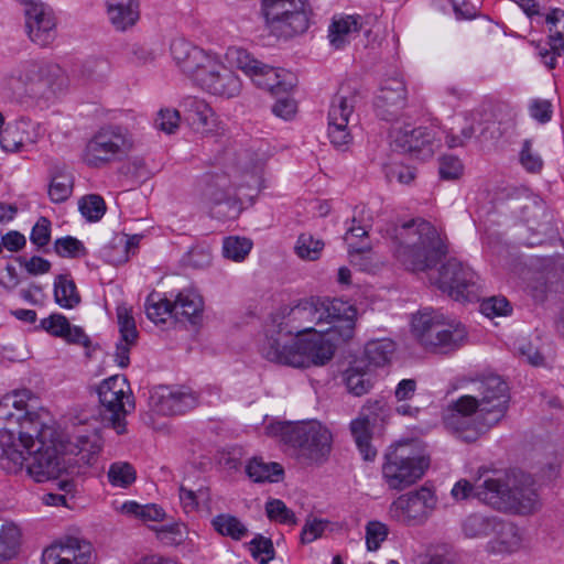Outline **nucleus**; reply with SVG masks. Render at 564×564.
Masks as SVG:
<instances>
[{"instance_id": "nucleus-1", "label": "nucleus", "mask_w": 564, "mask_h": 564, "mask_svg": "<svg viewBox=\"0 0 564 564\" xmlns=\"http://www.w3.org/2000/svg\"><path fill=\"white\" fill-rule=\"evenodd\" d=\"M20 442L29 454L26 474L36 482L58 477L64 469L59 451L77 456L78 464L91 465L101 449L100 438L93 431L75 434L65 445L58 441L56 430L42 422L37 414L26 413L20 422Z\"/></svg>"}, {"instance_id": "nucleus-2", "label": "nucleus", "mask_w": 564, "mask_h": 564, "mask_svg": "<svg viewBox=\"0 0 564 564\" xmlns=\"http://www.w3.org/2000/svg\"><path fill=\"white\" fill-rule=\"evenodd\" d=\"M357 308L339 299L311 296L299 301L281 319L267 329L265 337L295 338L317 332L315 326L328 324L338 332V337L349 340L355 334Z\"/></svg>"}, {"instance_id": "nucleus-3", "label": "nucleus", "mask_w": 564, "mask_h": 564, "mask_svg": "<svg viewBox=\"0 0 564 564\" xmlns=\"http://www.w3.org/2000/svg\"><path fill=\"white\" fill-rule=\"evenodd\" d=\"M387 231L393 242L394 257L408 270L427 271L447 252L437 229L422 218L394 225Z\"/></svg>"}, {"instance_id": "nucleus-4", "label": "nucleus", "mask_w": 564, "mask_h": 564, "mask_svg": "<svg viewBox=\"0 0 564 564\" xmlns=\"http://www.w3.org/2000/svg\"><path fill=\"white\" fill-rule=\"evenodd\" d=\"M307 337L284 338L268 335L262 344V356L272 362L293 368L324 366L334 357L336 345L345 343L334 332V326L326 330L307 334Z\"/></svg>"}, {"instance_id": "nucleus-5", "label": "nucleus", "mask_w": 564, "mask_h": 564, "mask_svg": "<svg viewBox=\"0 0 564 564\" xmlns=\"http://www.w3.org/2000/svg\"><path fill=\"white\" fill-rule=\"evenodd\" d=\"M264 431L268 436L279 438L293 448L296 458L305 465H322L330 455L333 435L316 420L271 422Z\"/></svg>"}, {"instance_id": "nucleus-6", "label": "nucleus", "mask_w": 564, "mask_h": 564, "mask_svg": "<svg viewBox=\"0 0 564 564\" xmlns=\"http://www.w3.org/2000/svg\"><path fill=\"white\" fill-rule=\"evenodd\" d=\"M7 85L34 100H51L66 88V76L54 63L26 59L6 75Z\"/></svg>"}, {"instance_id": "nucleus-7", "label": "nucleus", "mask_w": 564, "mask_h": 564, "mask_svg": "<svg viewBox=\"0 0 564 564\" xmlns=\"http://www.w3.org/2000/svg\"><path fill=\"white\" fill-rule=\"evenodd\" d=\"M476 498L498 511L530 512L536 502L534 490L520 484L517 477L494 471L476 484Z\"/></svg>"}, {"instance_id": "nucleus-8", "label": "nucleus", "mask_w": 564, "mask_h": 564, "mask_svg": "<svg viewBox=\"0 0 564 564\" xmlns=\"http://www.w3.org/2000/svg\"><path fill=\"white\" fill-rule=\"evenodd\" d=\"M430 456L419 442H402L384 455L382 477L392 490H403L423 477Z\"/></svg>"}, {"instance_id": "nucleus-9", "label": "nucleus", "mask_w": 564, "mask_h": 564, "mask_svg": "<svg viewBox=\"0 0 564 564\" xmlns=\"http://www.w3.org/2000/svg\"><path fill=\"white\" fill-rule=\"evenodd\" d=\"M412 333L426 350L435 354L455 351L467 338L464 325L447 322L435 311H423L413 316Z\"/></svg>"}, {"instance_id": "nucleus-10", "label": "nucleus", "mask_w": 564, "mask_h": 564, "mask_svg": "<svg viewBox=\"0 0 564 564\" xmlns=\"http://www.w3.org/2000/svg\"><path fill=\"white\" fill-rule=\"evenodd\" d=\"M134 148L133 134L124 127L108 124L97 130L84 150V161L90 167H102L124 160Z\"/></svg>"}, {"instance_id": "nucleus-11", "label": "nucleus", "mask_w": 564, "mask_h": 564, "mask_svg": "<svg viewBox=\"0 0 564 564\" xmlns=\"http://www.w3.org/2000/svg\"><path fill=\"white\" fill-rule=\"evenodd\" d=\"M262 12L270 32L285 40L305 33L311 24L307 0H262Z\"/></svg>"}, {"instance_id": "nucleus-12", "label": "nucleus", "mask_w": 564, "mask_h": 564, "mask_svg": "<svg viewBox=\"0 0 564 564\" xmlns=\"http://www.w3.org/2000/svg\"><path fill=\"white\" fill-rule=\"evenodd\" d=\"M478 405L476 397L471 394L451 401L442 413L446 430L464 442H476L495 426L487 415H481Z\"/></svg>"}, {"instance_id": "nucleus-13", "label": "nucleus", "mask_w": 564, "mask_h": 564, "mask_svg": "<svg viewBox=\"0 0 564 564\" xmlns=\"http://www.w3.org/2000/svg\"><path fill=\"white\" fill-rule=\"evenodd\" d=\"M100 414L117 434L126 433V415L134 409L130 387L124 376L115 375L105 379L97 388Z\"/></svg>"}, {"instance_id": "nucleus-14", "label": "nucleus", "mask_w": 564, "mask_h": 564, "mask_svg": "<svg viewBox=\"0 0 564 564\" xmlns=\"http://www.w3.org/2000/svg\"><path fill=\"white\" fill-rule=\"evenodd\" d=\"M228 55L236 66L251 78L256 86L279 96L289 93L295 82L292 73L269 66L254 58L247 50L232 47Z\"/></svg>"}, {"instance_id": "nucleus-15", "label": "nucleus", "mask_w": 564, "mask_h": 564, "mask_svg": "<svg viewBox=\"0 0 564 564\" xmlns=\"http://www.w3.org/2000/svg\"><path fill=\"white\" fill-rule=\"evenodd\" d=\"M473 383L481 415H487L489 421L497 425L509 409L510 393L507 381L499 375L485 373L473 380Z\"/></svg>"}, {"instance_id": "nucleus-16", "label": "nucleus", "mask_w": 564, "mask_h": 564, "mask_svg": "<svg viewBox=\"0 0 564 564\" xmlns=\"http://www.w3.org/2000/svg\"><path fill=\"white\" fill-rule=\"evenodd\" d=\"M437 288L459 302L477 299V274L455 258L448 259L438 270Z\"/></svg>"}, {"instance_id": "nucleus-17", "label": "nucleus", "mask_w": 564, "mask_h": 564, "mask_svg": "<svg viewBox=\"0 0 564 564\" xmlns=\"http://www.w3.org/2000/svg\"><path fill=\"white\" fill-rule=\"evenodd\" d=\"M358 99L356 88L341 86L332 99L328 110V138L336 148L350 143L349 121Z\"/></svg>"}, {"instance_id": "nucleus-18", "label": "nucleus", "mask_w": 564, "mask_h": 564, "mask_svg": "<svg viewBox=\"0 0 564 564\" xmlns=\"http://www.w3.org/2000/svg\"><path fill=\"white\" fill-rule=\"evenodd\" d=\"M437 499L427 487L398 497L389 508L392 519L406 525H420L424 523L434 508Z\"/></svg>"}, {"instance_id": "nucleus-19", "label": "nucleus", "mask_w": 564, "mask_h": 564, "mask_svg": "<svg viewBox=\"0 0 564 564\" xmlns=\"http://www.w3.org/2000/svg\"><path fill=\"white\" fill-rule=\"evenodd\" d=\"M392 144L399 151L425 161L441 147V139L436 138L435 131L431 128L412 127L408 123L394 130Z\"/></svg>"}, {"instance_id": "nucleus-20", "label": "nucleus", "mask_w": 564, "mask_h": 564, "mask_svg": "<svg viewBox=\"0 0 564 564\" xmlns=\"http://www.w3.org/2000/svg\"><path fill=\"white\" fill-rule=\"evenodd\" d=\"M195 84L210 95L227 99L238 96L241 91L240 78L215 55L210 63L198 73Z\"/></svg>"}, {"instance_id": "nucleus-21", "label": "nucleus", "mask_w": 564, "mask_h": 564, "mask_svg": "<svg viewBox=\"0 0 564 564\" xmlns=\"http://www.w3.org/2000/svg\"><path fill=\"white\" fill-rule=\"evenodd\" d=\"M150 406L162 415L183 414L198 404V394L186 387L160 386L150 394Z\"/></svg>"}, {"instance_id": "nucleus-22", "label": "nucleus", "mask_w": 564, "mask_h": 564, "mask_svg": "<svg viewBox=\"0 0 564 564\" xmlns=\"http://www.w3.org/2000/svg\"><path fill=\"white\" fill-rule=\"evenodd\" d=\"M406 105V88L402 78L390 77L383 80L375 100L377 116L386 121L397 119Z\"/></svg>"}, {"instance_id": "nucleus-23", "label": "nucleus", "mask_w": 564, "mask_h": 564, "mask_svg": "<svg viewBox=\"0 0 564 564\" xmlns=\"http://www.w3.org/2000/svg\"><path fill=\"white\" fill-rule=\"evenodd\" d=\"M43 564H93V545L77 538L46 547L42 555Z\"/></svg>"}, {"instance_id": "nucleus-24", "label": "nucleus", "mask_w": 564, "mask_h": 564, "mask_svg": "<svg viewBox=\"0 0 564 564\" xmlns=\"http://www.w3.org/2000/svg\"><path fill=\"white\" fill-rule=\"evenodd\" d=\"M170 50L176 66L194 82L214 57L184 39L173 40Z\"/></svg>"}, {"instance_id": "nucleus-25", "label": "nucleus", "mask_w": 564, "mask_h": 564, "mask_svg": "<svg viewBox=\"0 0 564 564\" xmlns=\"http://www.w3.org/2000/svg\"><path fill=\"white\" fill-rule=\"evenodd\" d=\"M549 28V47H540L539 55L549 68L556 66V58L564 53V10L555 8L545 15Z\"/></svg>"}, {"instance_id": "nucleus-26", "label": "nucleus", "mask_w": 564, "mask_h": 564, "mask_svg": "<svg viewBox=\"0 0 564 564\" xmlns=\"http://www.w3.org/2000/svg\"><path fill=\"white\" fill-rule=\"evenodd\" d=\"M37 138L36 126L29 119L21 118L0 131V145L6 152H18L25 145L34 144Z\"/></svg>"}, {"instance_id": "nucleus-27", "label": "nucleus", "mask_w": 564, "mask_h": 564, "mask_svg": "<svg viewBox=\"0 0 564 564\" xmlns=\"http://www.w3.org/2000/svg\"><path fill=\"white\" fill-rule=\"evenodd\" d=\"M494 527L486 546L489 553H513L521 547L522 534L513 522L497 517Z\"/></svg>"}, {"instance_id": "nucleus-28", "label": "nucleus", "mask_w": 564, "mask_h": 564, "mask_svg": "<svg viewBox=\"0 0 564 564\" xmlns=\"http://www.w3.org/2000/svg\"><path fill=\"white\" fill-rule=\"evenodd\" d=\"M357 213L358 212L356 209L351 219V225L347 228L344 239L348 246L350 262L354 265H358L360 270L366 271L369 269L368 264L371 247L368 243H355L352 240L355 238H366L368 236L369 225L364 223L362 219H357Z\"/></svg>"}, {"instance_id": "nucleus-29", "label": "nucleus", "mask_w": 564, "mask_h": 564, "mask_svg": "<svg viewBox=\"0 0 564 564\" xmlns=\"http://www.w3.org/2000/svg\"><path fill=\"white\" fill-rule=\"evenodd\" d=\"M183 119L195 131L205 130L214 112L210 106L198 97L187 96L180 102Z\"/></svg>"}, {"instance_id": "nucleus-30", "label": "nucleus", "mask_w": 564, "mask_h": 564, "mask_svg": "<svg viewBox=\"0 0 564 564\" xmlns=\"http://www.w3.org/2000/svg\"><path fill=\"white\" fill-rule=\"evenodd\" d=\"M107 14L118 31L133 26L140 18L138 0H106Z\"/></svg>"}, {"instance_id": "nucleus-31", "label": "nucleus", "mask_w": 564, "mask_h": 564, "mask_svg": "<svg viewBox=\"0 0 564 564\" xmlns=\"http://www.w3.org/2000/svg\"><path fill=\"white\" fill-rule=\"evenodd\" d=\"M364 28L361 15H341L334 18L328 28L332 46L343 48Z\"/></svg>"}, {"instance_id": "nucleus-32", "label": "nucleus", "mask_w": 564, "mask_h": 564, "mask_svg": "<svg viewBox=\"0 0 564 564\" xmlns=\"http://www.w3.org/2000/svg\"><path fill=\"white\" fill-rule=\"evenodd\" d=\"M203 299L196 291L183 290L172 303L173 316L177 321H188L194 324L203 312Z\"/></svg>"}, {"instance_id": "nucleus-33", "label": "nucleus", "mask_w": 564, "mask_h": 564, "mask_svg": "<svg viewBox=\"0 0 564 564\" xmlns=\"http://www.w3.org/2000/svg\"><path fill=\"white\" fill-rule=\"evenodd\" d=\"M142 235L116 236L101 249L102 259L113 265L124 263L129 259V252L138 248Z\"/></svg>"}, {"instance_id": "nucleus-34", "label": "nucleus", "mask_w": 564, "mask_h": 564, "mask_svg": "<svg viewBox=\"0 0 564 564\" xmlns=\"http://www.w3.org/2000/svg\"><path fill=\"white\" fill-rule=\"evenodd\" d=\"M231 192L230 181L225 174L207 175L203 181L202 198L208 208L221 200V194Z\"/></svg>"}, {"instance_id": "nucleus-35", "label": "nucleus", "mask_w": 564, "mask_h": 564, "mask_svg": "<svg viewBox=\"0 0 564 564\" xmlns=\"http://www.w3.org/2000/svg\"><path fill=\"white\" fill-rule=\"evenodd\" d=\"M344 381L347 390L356 397L368 393L373 386V377L371 372L356 364L350 366L344 372Z\"/></svg>"}, {"instance_id": "nucleus-36", "label": "nucleus", "mask_w": 564, "mask_h": 564, "mask_svg": "<svg viewBox=\"0 0 564 564\" xmlns=\"http://www.w3.org/2000/svg\"><path fill=\"white\" fill-rule=\"evenodd\" d=\"M246 473L254 482H275L283 476V468L278 463H264L252 458L246 466Z\"/></svg>"}, {"instance_id": "nucleus-37", "label": "nucleus", "mask_w": 564, "mask_h": 564, "mask_svg": "<svg viewBox=\"0 0 564 564\" xmlns=\"http://www.w3.org/2000/svg\"><path fill=\"white\" fill-rule=\"evenodd\" d=\"M55 302L63 308H74L80 302L75 282L68 275L59 274L54 282Z\"/></svg>"}, {"instance_id": "nucleus-38", "label": "nucleus", "mask_w": 564, "mask_h": 564, "mask_svg": "<svg viewBox=\"0 0 564 564\" xmlns=\"http://www.w3.org/2000/svg\"><path fill=\"white\" fill-rule=\"evenodd\" d=\"M395 350V344L389 338L370 340L365 346V357L369 365L382 367L387 365Z\"/></svg>"}, {"instance_id": "nucleus-39", "label": "nucleus", "mask_w": 564, "mask_h": 564, "mask_svg": "<svg viewBox=\"0 0 564 564\" xmlns=\"http://www.w3.org/2000/svg\"><path fill=\"white\" fill-rule=\"evenodd\" d=\"M74 187V176L67 170L57 171L52 175L48 185V197L52 203L59 204L66 202Z\"/></svg>"}, {"instance_id": "nucleus-40", "label": "nucleus", "mask_w": 564, "mask_h": 564, "mask_svg": "<svg viewBox=\"0 0 564 564\" xmlns=\"http://www.w3.org/2000/svg\"><path fill=\"white\" fill-rule=\"evenodd\" d=\"M495 516H484L481 513L469 514L462 524L463 533L469 539H481L489 536L496 523Z\"/></svg>"}, {"instance_id": "nucleus-41", "label": "nucleus", "mask_w": 564, "mask_h": 564, "mask_svg": "<svg viewBox=\"0 0 564 564\" xmlns=\"http://www.w3.org/2000/svg\"><path fill=\"white\" fill-rule=\"evenodd\" d=\"M29 39L41 47L50 46L57 36V19L56 15L42 19V22L26 28Z\"/></svg>"}, {"instance_id": "nucleus-42", "label": "nucleus", "mask_w": 564, "mask_h": 564, "mask_svg": "<svg viewBox=\"0 0 564 564\" xmlns=\"http://www.w3.org/2000/svg\"><path fill=\"white\" fill-rule=\"evenodd\" d=\"M212 524L219 534L236 541H240L248 534L247 527L237 517L228 513L216 516Z\"/></svg>"}, {"instance_id": "nucleus-43", "label": "nucleus", "mask_w": 564, "mask_h": 564, "mask_svg": "<svg viewBox=\"0 0 564 564\" xmlns=\"http://www.w3.org/2000/svg\"><path fill=\"white\" fill-rule=\"evenodd\" d=\"M221 200L209 207L210 215L219 220L227 221L238 218L242 210L241 200L235 195L221 194Z\"/></svg>"}, {"instance_id": "nucleus-44", "label": "nucleus", "mask_w": 564, "mask_h": 564, "mask_svg": "<svg viewBox=\"0 0 564 564\" xmlns=\"http://www.w3.org/2000/svg\"><path fill=\"white\" fill-rule=\"evenodd\" d=\"M350 431L364 459L373 460L377 451L370 445L369 421L367 419L354 420Z\"/></svg>"}, {"instance_id": "nucleus-45", "label": "nucleus", "mask_w": 564, "mask_h": 564, "mask_svg": "<svg viewBox=\"0 0 564 564\" xmlns=\"http://www.w3.org/2000/svg\"><path fill=\"white\" fill-rule=\"evenodd\" d=\"M24 7L25 29L42 22V19L54 17V10L41 0H17Z\"/></svg>"}, {"instance_id": "nucleus-46", "label": "nucleus", "mask_w": 564, "mask_h": 564, "mask_svg": "<svg viewBox=\"0 0 564 564\" xmlns=\"http://www.w3.org/2000/svg\"><path fill=\"white\" fill-rule=\"evenodd\" d=\"M145 313L154 324L165 323L167 316H173L172 303L158 294H150L145 301Z\"/></svg>"}, {"instance_id": "nucleus-47", "label": "nucleus", "mask_w": 564, "mask_h": 564, "mask_svg": "<svg viewBox=\"0 0 564 564\" xmlns=\"http://www.w3.org/2000/svg\"><path fill=\"white\" fill-rule=\"evenodd\" d=\"M252 248V241L241 237H227L223 242V254L225 258L236 262L245 260Z\"/></svg>"}, {"instance_id": "nucleus-48", "label": "nucleus", "mask_w": 564, "mask_h": 564, "mask_svg": "<svg viewBox=\"0 0 564 564\" xmlns=\"http://www.w3.org/2000/svg\"><path fill=\"white\" fill-rule=\"evenodd\" d=\"M135 469L127 462L112 463L108 470V479L112 486L127 488L135 480Z\"/></svg>"}, {"instance_id": "nucleus-49", "label": "nucleus", "mask_w": 564, "mask_h": 564, "mask_svg": "<svg viewBox=\"0 0 564 564\" xmlns=\"http://www.w3.org/2000/svg\"><path fill=\"white\" fill-rule=\"evenodd\" d=\"M20 531L15 525H3L0 530V561L12 558L19 549Z\"/></svg>"}, {"instance_id": "nucleus-50", "label": "nucleus", "mask_w": 564, "mask_h": 564, "mask_svg": "<svg viewBox=\"0 0 564 564\" xmlns=\"http://www.w3.org/2000/svg\"><path fill=\"white\" fill-rule=\"evenodd\" d=\"M324 242L315 239L311 234H302L295 245L296 254L303 260L314 261L321 256Z\"/></svg>"}, {"instance_id": "nucleus-51", "label": "nucleus", "mask_w": 564, "mask_h": 564, "mask_svg": "<svg viewBox=\"0 0 564 564\" xmlns=\"http://www.w3.org/2000/svg\"><path fill=\"white\" fill-rule=\"evenodd\" d=\"M122 511L127 514L134 516L144 521H161L165 512L156 505H139L135 501H128L122 505Z\"/></svg>"}, {"instance_id": "nucleus-52", "label": "nucleus", "mask_w": 564, "mask_h": 564, "mask_svg": "<svg viewBox=\"0 0 564 564\" xmlns=\"http://www.w3.org/2000/svg\"><path fill=\"white\" fill-rule=\"evenodd\" d=\"M265 513L271 521L295 525L297 519L294 512L280 499H270L265 503Z\"/></svg>"}, {"instance_id": "nucleus-53", "label": "nucleus", "mask_w": 564, "mask_h": 564, "mask_svg": "<svg viewBox=\"0 0 564 564\" xmlns=\"http://www.w3.org/2000/svg\"><path fill=\"white\" fill-rule=\"evenodd\" d=\"M78 208L82 215L89 221L99 220L106 212L104 199L95 194L83 197L78 203Z\"/></svg>"}, {"instance_id": "nucleus-54", "label": "nucleus", "mask_w": 564, "mask_h": 564, "mask_svg": "<svg viewBox=\"0 0 564 564\" xmlns=\"http://www.w3.org/2000/svg\"><path fill=\"white\" fill-rule=\"evenodd\" d=\"M21 448L23 447L17 446L0 454V465L8 474H18L23 469L24 463H28V457Z\"/></svg>"}, {"instance_id": "nucleus-55", "label": "nucleus", "mask_w": 564, "mask_h": 564, "mask_svg": "<svg viewBox=\"0 0 564 564\" xmlns=\"http://www.w3.org/2000/svg\"><path fill=\"white\" fill-rule=\"evenodd\" d=\"M117 319L121 340L126 343H135L138 338V330L134 318L127 307L119 306L117 308Z\"/></svg>"}, {"instance_id": "nucleus-56", "label": "nucleus", "mask_w": 564, "mask_h": 564, "mask_svg": "<svg viewBox=\"0 0 564 564\" xmlns=\"http://www.w3.org/2000/svg\"><path fill=\"white\" fill-rule=\"evenodd\" d=\"M249 550L252 557L260 564H268L274 557V547L270 539L257 535L250 543Z\"/></svg>"}, {"instance_id": "nucleus-57", "label": "nucleus", "mask_w": 564, "mask_h": 564, "mask_svg": "<svg viewBox=\"0 0 564 564\" xmlns=\"http://www.w3.org/2000/svg\"><path fill=\"white\" fill-rule=\"evenodd\" d=\"M55 252L63 258H76L80 253L85 254L84 243L75 237L66 236L55 240Z\"/></svg>"}, {"instance_id": "nucleus-58", "label": "nucleus", "mask_w": 564, "mask_h": 564, "mask_svg": "<svg viewBox=\"0 0 564 564\" xmlns=\"http://www.w3.org/2000/svg\"><path fill=\"white\" fill-rule=\"evenodd\" d=\"M389 529L380 521H369L366 525V544L369 551H377L387 539Z\"/></svg>"}, {"instance_id": "nucleus-59", "label": "nucleus", "mask_w": 564, "mask_h": 564, "mask_svg": "<svg viewBox=\"0 0 564 564\" xmlns=\"http://www.w3.org/2000/svg\"><path fill=\"white\" fill-rule=\"evenodd\" d=\"M464 166L462 161L454 155H443L440 159L438 173L441 178L453 181L462 176Z\"/></svg>"}, {"instance_id": "nucleus-60", "label": "nucleus", "mask_w": 564, "mask_h": 564, "mask_svg": "<svg viewBox=\"0 0 564 564\" xmlns=\"http://www.w3.org/2000/svg\"><path fill=\"white\" fill-rule=\"evenodd\" d=\"M475 132L474 120L465 117L459 133L451 131L446 134V143L449 148L464 147L475 135Z\"/></svg>"}, {"instance_id": "nucleus-61", "label": "nucleus", "mask_w": 564, "mask_h": 564, "mask_svg": "<svg viewBox=\"0 0 564 564\" xmlns=\"http://www.w3.org/2000/svg\"><path fill=\"white\" fill-rule=\"evenodd\" d=\"M520 163L530 173H538L542 170L543 161L533 151L531 140H524L520 151Z\"/></svg>"}, {"instance_id": "nucleus-62", "label": "nucleus", "mask_w": 564, "mask_h": 564, "mask_svg": "<svg viewBox=\"0 0 564 564\" xmlns=\"http://www.w3.org/2000/svg\"><path fill=\"white\" fill-rule=\"evenodd\" d=\"M69 322L62 314H52L41 321V327L55 337L64 338L69 330Z\"/></svg>"}, {"instance_id": "nucleus-63", "label": "nucleus", "mask_w": 564, "mask_h": 564, "mask_svg": "<svg viewBox=\"0 0 564 564\" xmlns=\"http://www.w3.org/2000/svg\"><path fill=\"white\" fill-rule=\"evenodd\" d=\"M181 120V110L162 109L155 119V126L165 133H174L178 128Z\"/></svg>"}, {"instance_id": "nucleus-64", "label": "nucleus", "mask_w": 564, "mask_h": 564, "mask_svg": "<svg viewBox=\"0 0 564 564\" xmlns=\"http://www.w3.org/2000/svg\"><path fill=\"white\" fill-rule=\"evenodd\" d=\"M51 239V221L46 217H40L32 228L30 240L37 249H42Z\"/></svg>"}]
</instances>
